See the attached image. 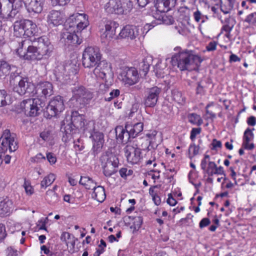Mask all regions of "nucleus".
I'll return each mask as SVG.
<instances>
[{
  "mask_svg": "<svg viewBox=\"0 0 256 256\" xmlns=\"http://www.w3.org/2000/svg\"><path fill=\"white\" fill-rule=\"evenodd\" d=\"M52 84L48 82L40 83L35 87L34 94L38 98H29L23 100L20 104V109L26 115L30 116H38L44 110L45 103L43 100L38 98H46L54 94Z\"/></svg>",
  "mask_w": 256,
  "mask_h": 256,
  "instance_id": "obj_1",
  "label": "nucleus"
},
{
  "mask_svg": "<svg viewBox=\"0 0 256 256\" xmlns=\"http://www.w3.org/2000/svg\"><path fill=\"white\" fill-rule=\"evenodd\" d=\"M203 60L192 50H184L175 54L171 58L172 66L180 70L191 71L200 66Z\"/></svg>",
  "mask_w": 256,
  "mask_h": 256,
  "instance_id": "obj_2",
  "label": "nucleus"
},
{
  "mask_svg": "<svg viewBox=\"0 0 256 256\" xmlns=\"http://www.w3.org/2000/svg\"><path fill=\"white\" fill-rule=\"evenodd\" d=\"M10 82L14 86L13 90L20 96L34 95L35 86L28 77L22 76L17 72H12L10 76Z\"/></svg>",
  "mask_w": 256,
  "mask_h": 256,
  "instance_id": "obj_3",
  "label": "nucleus"
},
{
  "mask_svg": "<svg viewBox=\"0 0 256 256\" xmlns=\"http://www.w3.org/2000/svg\"><path fill=\"white\" fill-rule=\"evenodd\" d=\"M16 52L26 60H40L36 42H32L29 39H25L18 42Z\"/></svg>",
  "mask_w": 256,
  "mask_h": 256,
  "instance_id": "obj_4",
  "label": "nucleus"
},
{
  "mask_svg": "<svg viewBox=\"0 0 256 256\" xmlns=\"http://www.w3.org/2000/svg\"><path fill=\"white\" fill-rule=\"evenodd\" d=\"M132 6L130 0H109L104 6V9L109 14H126Z\"/></svg>",
  "mask_w": 256,
  "mask_h": 256,
  "instance_id": "obj_5",
  "label": "nucleus"
},
{
  "mask_svg": "<svg viewBox=\"0 0 256 256\" xmlns=\"http://www.w3.org/2000/svg\"><path fill=\"white\" fill-rule=\"evenodd\" d=\"M100 161L104 174L106 177H110L117 172L119 164L118 158L112 154H105L100 158Z\"/></svg>",
  "mask_w": 256,
  "mask_h": 256,
  "instance_id": "obj_6",
  "label": "nucleus"
},
{
  "mask_svg": "<svg viewBox=\"0 0 256 256\" xmlns=\"http://www.w3.org/2000/svg\"><path fill=\"white\" fill-rule=\"evenodd\" d=\"M102 59V54L97 48L88 47L83 52L82 62L86 68L95 67Z\"/></svg>",
  "mask_w": 256,
  "mask_h": 256,
  "instance_id": "obj_7",
  "label": "nucleus"
},
{
  "mask_svg": "<svg viewBox=\"0 0 256 256\" xmlns=\"http://www.w3.org/2000/svg\"><path fill=\"white\" fill-rule=\"evenodd\" d=\"M72 21L69 20V18L66 20V26H68L65 31L62 33V38L66 44L78 45L81 44L82 40L80 38L78 35L76 34V21L72 20Z\"/></svg>",
  "mask_w": 256,
  "mask_h": 256,
  "instance_id": "obj_8",
  "label": "nucleus"
},
{
  "mask_svg": "<svg viewBox=\"0 0 256 256\" xmlns=\"http://www.w3.org/2000/svg\"><path fill=\"white\" fill-rule=\"evenodd\" d=\"M73 98L76 100V104L82 108L87 104L92 98V94L82 86H76L72 89Z\"/></svg>",
  "mask_w": 256,
  "mask_h": 256,
  "instance_id": "obj_9",
  "label": "nucleus"
},
{
  "mask_svg": "<svg viewBox=\"0 0 256 256\" xmlns=\"http://www.w3.org/2000/svg\"><path fill=\"white\" fill-rule=\"evenodd\" d=\"M65 106L62 97L58 96L52 99L46 107L44 115L50 118L58 116L64 110Z\"/></svg>",
  "mask_w": 256,
  "mask_h": 256,
  "instance_id": "obj_10",
  "label": "nucleus"
},
{
  "mask_svg": "<svg viewBox=\"0 0 256 256\" xmlns=\"http://www.w3.org/2000/svg\"><path fill=\"white\" fill-rule=\"evenodd\" d=\"M88 126L90 128L86 127L84 130L88 131L90 134V138L92 139V150L94 154L99 152L103 146L104 143V136L102 132L98 131H94V124L93 122H89Z\"/></svg>",
  "mask_w": 256,
  "mask_h": 256,
  "instance_id": "obj_11",
  "label": "nucleus"
},
{
  "mask_svg": "<svg viewBox=\"0 0 256 256\" xmlns=\"http://www.w3.org/2000/svg\"><path fill=\"white\" fill-rule=\"evenodd\" d=\"M84 120V116L83 114H80L77 111H72L71 114V124H68L66 126H64V128L66 132H68V130L71 132L73 130L74 126L78 129H82L84 132H86L88 131L84 130V128L86 127L90 128V127L88 126V122L85 124Z\"/></svg>",
  "mask_w": 256,
  "mask_h": 256,
  "instance_id": "obj_12",
  "label": "nucleus"
},
{
  "mask_svg": "<svg viewBox=\"0 0 256 256\" xmlns=\"http://www.w3.org/2000/svg\"><path fill=\"white\" fill-rule=\"evenodd\" d=\"M125 156L128 162L132 164H138L142 159V152L140 148L136 144L134 146L128 144L124 149Z\"/></svg>",
  "mask_w": 256,
  "mask_h": 256,
  "instance_id": "obj_13",
  "label": "nucleus"
},
{
  "mask_svg": "<svg viewBox=\"0 0 256 256\" xmlns=\"http://www.w3.org/2000/svg\"><path fill=\"white\" fill-rule=\"evenodd\" d=\"M120 76L123 82L129 86L138 82L140 78L137 70L134 67H124L122 69Z\"/></svg>",
  "mask_w": 256,
  "mask_h": 256,
  "instance_id": "obj_14",
  "label": "nucleus"
},
{
  "mask_svg": "<svg viewBox=\"0 0 256 256\" xmlns=\"http://www.w3.org/2000/svg\"><path fill=\"white\" fill-rule=\"evenodd\" d=\"M161 92V88L156 86L146 88L144 100V104L145 106L148 108L154 107L158 102Z\"/></svg>",
  "mask_w": 256,
  "mask_h": 256,
  "instance_id": "obj_15",
  "label": "nucleus"
},
{
  "mask_svg": "<svg viewBox=\"0 0 256 256\" xmlns=\"http://www.w3.org/2000/svg\"><path fill=\"white\" fill-rule=\"evenodd\" d=\"M36 42L40 60L48 58L52 52L53 46L48 38L44 37L38 38Z\"/></svg>",
  "mask_w": 256,
  "mask_h": 256,
  "instance_id": "obj_16",
  "label": "nucleus"
},
{
  "mask_svg": "<svg viewBox=\"0 0 256 256\" xmlns=\"http://www.w3.org/2000/svg\"><path fill=\"white\" fill-rule=\"evenodd\" d=\"M94 74L97 77L104 79L110 74V64L106 60H101L98 62L94 70Z\"/></svg>",
  "mask_w": 256,
  "mask_h": 256,
  "instance_id": "obj_17",
  "label": "nucleus"
},
{
  "mask_svg": "<svg viewBox=\"0 0 256 256\" xmlns=\"http://www.w3.org/2000/svg\"><path fill=\"white\" fill-rule=\"evenodd\" d=\"M72 20H74L76 21L75 25H76V32L77 33L81 32L89 24L88 16L86 14L77 13L72 14L69 17V20L72 22Z\"/></svg>",
  "mask_w": 256,
  "mask_h": 256,
  "instance_id": "obj_18",
  "label": "nucleus"
},
{
  "mask_svg": "<svg viewBox=\"0 0 256 256\" xmlns=\"http://www.w3.org/2000/svg\"><path fill=\"white\" fill-rule=\"evenodd\" d=\"M48 22L54 26H59L66 20L64 14L60 11L52 10L48 16Z\"/></svg>",
  "mask_w": 256,
  "mask_h": 256,
  "instance_id": "obj_19",
  "label": "nucleus"
},
{
  "mask_svg": "<svg viewBox=\"0 0 256 256\" xmlns=\"http://www.w3.org/2000/svg\"><path fill=\"white\" fill-rule=\"evenodd\" d=\"M24 4L28 12L40 13L42 10L41 0H23Z\"/></svg>",
  "mask_w": 256,
  "mask_h": 256,
  "instance_id": "obj_20",
  "label": "nucleus"
},
{
  "mask_svg": "<svg viewBox=\"0 0 256 256\" xmlns=\"http://www.w3.org/2000/svg\"><path fill=\"white\" fill-rule=\"evenodd\" d=\"M115 130L117 138L123 143L131 142L132 140L134 139L131 137V134L128 130H126V124L124 128L121 126H116Z\"/></svg>",
  "mask_w": 256,
  "mask_h": 256,
  "instance_id": "obj_21",
  "label": "nucleus"
},
{
  "mask_svg": "<svg viewBox=\"0 0 256 256\" xmlns=\"http://www.w3.org/2000/svg\"><path fill=\"white\" fill-rule=\"evenodd\" d=\"M118 24L115 22L108 20L105 24V32L102 36V38H106L108 40H110L116 34V30Z\"/></svg>",
  "mask_w": 256,
  "mask_h": 256,
  "instance_id": "obj_22",
  "label": "nucleus"
},
{
  "mask_svg": "<svg viewBox=\"0 0 256 256\" xmlns=\"http://www.w3.org/2000/svg\"><path fill=\"white\" fill-rule=\"evenodd\" d=\"M138 36L137 28L133 26H126L119 34V36L122 38L134 39Z\"/></svg>",
  "mask_w": 256,
  "mask_h": 256,
  "instance_id": "obj_23",
  "label": "nucleus"
},
{
  "mask_svg": "<svg viewBox=\"0 0 256 256\" xmlns=\"http://www.w3.org/2000/svg\"><path fill=\"white\" fill-rule=\"evenodd\" d=\"M60 240L62 242H64L68 246H70V252H74L76 242L78 240L74 236L68 232H63L61 234Z\"/></svg>",
  "mask_w": 256,
  "mask_h": 256,
  "instance_id": "obj_24",
  "label": "nucleus"
},
{
  "mask_svg": "<svg viewBox=\"0 0 256 256\" xmlns=\"http://www.w3.org/2000/svg\"><path fill=\"white\" fill-rule=\"evenodd\" d=\"M12 202L8 198H0V216L8 214L12 209Z\"/></svg>",
  "mask_w": 256,
  "mask_h": 256,
  "instance_id": "obj_25",
  "label": "nucleus"
},
{
  "mask_svg": "<svg viewBox=\"0 0 256 256\" xmlns=\"http://www.w3.org/2000/svg\"><path fill=\"white\" fill-rule=\"evenodd\" d=\"M144 128L142 122H137L133 125L126 124V130H128L131 134L132 138H136Z\"/></svg>",
  "mask_w": 256,
  "mask_h": 256,
  "instance_id": "obj_26",
  "label": "nucleus"
},
{
  "mask_svg": "<svg viewBox=\"0 0 256 256\" xmlns=\"http://www.w3.org/2000/svg\"><path fill=\"white\" fill-rule=\"evenodd\" d=\"M93 190L92 198L99 202H104L106 197L104 188L100 186H96Z\"/></svg>",
  "mask_w": 256,
  "mask_h": 256,
  "instance_id": "obj_27",
  "label": "nucleus"
},
{
  "mask_svg": "<svg viewBox=\"0 0 256 256\" xmlns=\"http://www.w3.org/2000/svg\"><path fill=\"white\" fill-rule=\"evenodd\" d=\"M152 58L150 56L145 57L142 61L139 64V69L140 71L144 72V75H146L149 70V68L152 64Z\"/></svg>",
  "mask_w": 256,
  "mask_h": 256,
  "instance_id": "obj_28",
  "label": "nucleus"
},
{
  "mask_svg": "<svg viewBox=\"0 0 256 256\" xmlns=\"http://www.w3.org/2000/svg\"><path fill=\"white\" fill-rule=\"evenodd\" d=\"M80 184L84 186L86 189L93 190L96 186V183L88 176H81Z\"/></svg>",
  "mask_w": 256,
  "mask_h": 256,
  "instance_id": "obj_29",
  "label": "nucleus"
},
{
  "mask_svg": "<svg viewBox=\"0 0 256 256\" xmlns=\"http://www.w3.org/2000/svg\"><path fill=\"white\" fill-rule=\"evenodd\" d=\"M24 30L25 35L30 36L34 34L36 25L34 22L28 20H24Z\"/></svg>",
  "mask_w": 256,
  "mask_h": 256,
  "instance_id": "obj_30",
  "label": "nucleus"
},
{
  "mask_svg": "<svg viewBox=\"0 0 256 256\" xmlns=\"http://www.w3.org/2000/svg\"><path fill=\"white\" fill-rule=\"evenodd\" d=\"M24 20H16L14 24V30L15 34L17 36H21L24 35L25 31L24 30Z\"/></svg>",
  "mask_w": 256,
  "mask_h": 256,
  "instance_id": "obj_31",
  "label": "nucleus"
},
{
  "mask_svg": "<svg viewBox=\"0 0 256 256\" xmlns=\"http://www.w3.org/2000/svg\"><path fill=\"white\" fill-rule=\"evenodd\" d=\"M46 200L51 204L56 203L59 200L58 194L54 190H48L46 194Z\"/></svg>",
  "mask_w": 256,
  "mask_h": 256,
  "instance_id": "obj_32",
  "label": "nucleus"
},
{
  "mask_svg": "<svg viewBox=\"0 0 256 256\" xmlns=\"http://www.w3.org/2000/svg\"><path fill=\"white\" fill-rule=\"evenodd\" d=\"M12 66L6 61L0 60V78L9 74Z\"/></svg>",
  "mask_w": 256,
  "mask_h": 256,
  "instance_id": "obj_33",
  "label": "nucleus"
},
{
  "mask_svg": "<svg viewBox=\"0 0 256 256\" xmlns=\"http://www.w3.org/2000/svg\"><path fill=\"white\" fill-rule=\"evenodd\" d=\"M55 179L56 176L54 174H49L45 176L41 182V188H46V187L50 186L54 181Z\"/></svg>",
  "mask_w": 256,
  "mask_h": 256,
  "instance_id": "obj_34",
  "label": "nucleus"
},
{
  "mask_svg": "<svg viewBox=\"0 0 256 256\" xmlns=\"http://www.w3.org/2000/svg\"><path fill=\"white\" fill-rule=\"evenodd\" d=\"M173 100L179 104L184 102L185 98L183 96L182 93L177 90H172V92Z\"/></svg>",
  "mask_w": 256,
  "mask_h": 256,
  "instance_id": "obj_35",
  "label": "nucleus"
},
{
  "mask_svg": "<svg viewBox=\"0 0 256 256\" xmlns=\"http://www.w3.org/2000/svg\"><path fill=\"white\" fill-rule=\"evenodd\" d=\"M188 121L190 123L196 124L198 126H200L202 123V120L200 116L195 113H192L188 114Z\"/></svg>",
  "mask_w": 256,
  "mask_h": 256,
  "instance_id": "obj_36",
  "label": "nucleus"
},
{
  "mask_svg": "<svg viewBox=\"0 0 256 256\" xmlns=\"http://www.w3.org/2000/svg\"><path fill=\"white\" fill-rule=\"evenodd\" d=\"M133 224L131 226L132 228L134 230H138L140 228L142 223V218L141 216H134L133 218Z\"/></svg>",
  "mask_w": 256,
  "mask_h": 256,
  "instance_id": "obj_37",
  "label": "nucleus"
},
{
  "mask_svg": "<svg viewBox=\"0 0 256 256\" xmlns=\"http://www.w3.org/2000/svg\"><path fill=\"white\" fill-rule=\"evenodd\" d=\"M199 146H196L195 144H191L188 148V154L190 158H192L196 155L198 154L199 151Z\"/></svg>",
  "mask_w": 256,
  "mask_h": 256,
  "instance_id": "obj_38",
  "label": "nucleus"
},
{
  "mask_svg": "<svg viewBox=\"0 0 256 256\" xmlns=\"http://www.w3.org/2000/svg\"><path fill=\"white\" fill-rule=\"evenodd\" d=\"M120 94V92L119 90H113L110 92L108 96H105L104 100L106 101L110 102L112 99L119 96Z\"/></svg>",
  "mask_w": 256,
  "mask_h": 256,
  "instance_id": "obj_39",
  "label": "nucleus"
},
{
  "mask_svg": "<svg viewBox=\"0 0 256 256\" xmlns=\"http://www.w3.org/2000/svg\"><path fill=\"white\" fill-rule=\"evenodd\" d=\"M154 7L156 11L161 13H164L166 12L162 0H156L154 4Z\"/></svg>",
  "mask_w": 256,
  "mask_h": 256,
  "instance_id": "obj_40",
  "label": "nucleus"
},
{
  "mask_svg": "<svg viewBox=\"0 0 256 256\" xmlns=\"http://www.w3.org/2000/svg\"><path fill=\"white\" fill-rule=\"evenodd\" d=\"M222 148V143L220 140L214 139L210 144V148L212 150L218 151Z\"/></svg>",
  "mask_w": 256,
  "mask_h": 256,
  "instance_id": "obj_41",
  "label": "nucleus"
},
{
  "mask_svg": "<svg viewBox=\"0 0 256 256\" xmlns=\"http://www.w3.org/2000/svg\"><path fill=\"white\" fill-rule=\"evenodd\" d=\"M254 138V134L251 130L247 128L244 134L243 140L252 142Z\"/></svg>",
  "mask_w": 256,
  "mask_h": 256,
  "instance_id": "obj_42",
  "label": "nucleus"
},
{
  "mask_svg": "<svg viewBox=\"0 0 256 256\" xmlns=\"http://www.w3.org/2000/svg\"><path fill=\"white\" fill-rule=\"evenodd\" d=\"M6 92L4 90H0V107L5 106L7 104V102L6 100Z\"/></svg>",
  "mask_w": 256,
  "mask_h": 256,
  "instance_id": "obj_43",
  "label": "nucleus"
},
{
  "mask_svg": "<svg viewBox=\"0 0 256 256\" xmlns=\"http://www.w3.org/2000/svg\"><path fill=\"white\" fill-rule=\"evenodd\" d=\"M119 173L122 178H126L128 176H131L133 171L132 170H128L126 168H122L119 170Z\"/></svg>",
  "mask_w": 256,
  "mask_h": 256,
  "instance_id": "obj_44",
  "label": "nucleus"
},
{
  "mask_svg": "<svg viewBox=\"0 0 256 256\" xmlns=\"http://www.w3.org/2000/svg\"><path fill=\"white\" fill-rule=\"evenodd\" d=\"M245 22L254 24H256V12L248 14L245 19Z\"/></svg>",
  "mask_w": 256,
  "mask_h": 256,
  "instance_id": "obj_45",
  "label": "nucleus"
},
{
  "mask_svg": "<svg viewBox=\"0 0 256 256\" xmlns=\"http://www.w3.org/2000/svg\"><path fill=\"white\" fill-rule=\"evenodd\" d=\"M18 8H12V10L8 14V12H6V15L5 18L10 19L15 18L18 13Z\"/></svg>",
  "mask_w": 256,
  "mask_h": 256,
  "instance_id": "obj_46",
  "label": "nucleus"
},
{
  "mask_svg": "<svg viewBox=\"0 0 256 256\" xmlns=\"http://www.w3.org/2000/svg\"><path fill=\"white\" fill-rule=\"evenodd\" d=\"M162 22L164 24H172L174 20L172 16H168L164 14L162 16Z\"/></svg>",
  "mask_w": 256,
  "mask_h": 256,
  "instance_id": "obj_47",
  "label": "nucleus"
},
{
  "mask_svg": "<svg viewBox=\"0 0 256 256\" xmlns=\"http://www.w3.org/2000/svg\"><path fill=\"white\" fill-rule=\"evenodd\" d=\"M210 108V106L208 105L206 107V114H205L206 118V119H213L216 117V114L212 112L208 108Z\"/></svg>",
  "mask_w": 256,
  "mask_h": 256,
  "instance_id": "obj_48",
  "label": "nucleus"
},
{
  "mask_svg": "<svg viewBox=\"0 0 256 256\" xmlns=\"http://www.w3.org/2000/svg\"><path fill=\"white\" fill-rule=\"evenodd\" d=\"M46 158L50 164H54L56 161V158L54 154L48 152L46 154Z\"/></svg>",
  "mask_w": 256,
  "mask_h": 256,
  "instance_id": "obj_49",
  "label": "nucleus"
},
{
  "mask_svg": "<svg viewBox=\"0 0 256 256\" xmlns=\"http://www.w3.org/2000/svg\"><path fill=\"white\" fill-rule=\"evenodd\" d=\"M200 128H193L190 132V138L192 140H194L197 134L200 132Z\"/></svg>",
  "mask_w": 256,
  "mask_h": 256,
  "instance_id": "obj_50",
  "label": "nucleus"
},
{
  "mask_svg": "<svg viewBox=\"0 0 256 256\" xmlns=\"http://www.w3.org/2000/svg\"><path fill=\"white\" fill-rule=\"evenodd\" d=\"M5 226L2 224H0V241L3 240L6 236Z\"/></svg>",
  "mask_w": 256,
  "mask_h": 256,
  "instance_id": "obj_51",
  "label": "nucleus"
},
{
  "mask_svg": "<svg viewBox=\"0 0 256 256\" xmlns=\"http://www.w3.org/2000/svg\"><path fill=\"white\" fill-rule=\"evenodd\" d=\"M228 10H225V14L228 13L230 10H232L235 6H236V0H228Z\"/></svg>",
  "mask_w": 256,
  "mask_h": 256,
  "instance_id": "obj_52",
  "label": "nucleus"
},
{
  "mask_svg": "<svg viewBox=\"0 0 256 256\" xmlns=\"http://www.w3.org/2000/svg\"><path fill=\"white\" fill-rule=\"evenodd\" d=\"M242 146L246 149L252 150L254 148V144L251 142L243 140Z\"/></svg>",
  "mask_w": 256,
  "mask_h": 256,
  "instance_id": "obj_53",
  "label": "nucleus"
},
{
  "mask_svg": "<svg viewBox=\"0 0 256 256\" xmlns=\"http://www.w3.org/2000/svg\"><path fill=\"white\" fill-rule=\"evenodd\" d=\"M210 222V220H209V218H204L200 220V222L199 224L200 228H202L204 227H206V226H208V225H209Z\"/></svg>",
  "mask_w": 256,
  "mask_h": 256,
  "instance_id": "obj_54",
  "label": "nucleus"
},
{
  "mask_svg": "<svg viewBox=\"0 0 256 256\" xmlns=\"http://www.w3.org/2000/svg\"><path fill=\"white\" fill-rule=\"evenodd\" d=\"M203 16H202L201 12L197 10L196 12L194 13V19L197 22H200V20L202 18Z\"/></svg>",
  "mask_w": 256,
  "mask_h": 256,
  "instance_id": "obj_55",
  "label": "nucleus"
},
{
  "mask_svg": "<svg viewBox=\"0 0 256 256\" xmlns=\"http://www.w3.org/2000/svg\"><path fill=\"white\" fill-rule=\"evenodd\" d=\"M50 136V132L48 130L44 131L40 134V137L44 140L48 141L49 140Z\"/></svg>",
  "mask_w": 256,
  "mask_h": 256,
  "instance_id": "obj_56",
  "label": "nucleus"
},
{
  "mask_svg": "<svg viewBox=\"0 0 256 256\" xmlns=\"http://www.w3.org/2000/svg\"><path fill=\"white\" fill-rule=\"evenodd\" d=\"M139 108V104L138 102H135L132 105V108L130 110V116H132V114L134 112H136Z\"/></svg>",
  "mask_w": 256,
  "mask_h": 256,
  "instance_id": "obj_57",
  "label": "nucleus"
},
{
  "mask_svg": "<svg viewBox=\"0 0 256 256\" xmlns=\"http://www.w3.org/2000/svg\"><path fill=\"white\" fill-rule=\"evenodd\" d=\"M8 0L11 4H14V2H16V4H18V6H16V4L12 5V8H20L22 6V2L21 0Z\"/></svg>",
  "mask_w": 256,
  "mask_h": 256,
  "instance_id": "obj_58",
  "label": "nucleus"
},
{
  "mask_svg": "<svg viewBox=\"0 0 256 256\" xmlns=\"http://www.w3.org/2000/svg\"><path fill=\"white\" fill-rule=\"evenodd\" d=\"M216 44L215 42H210L206 47L207 50L213 51L215 50L216 48Z\"/></svg>",
  "mask_w": 256,
  "mask_h": 256,
  "instance_id": "obj_59",
  "label": "nucleus"
},
{
  "mask_svg": "<svg viewBox=\"0 0 256 256\" xmlns=\"http://www.w3.org/2000/svg\"><path fill=\"white\" fill-rule=\"evenodd\" d=\"M216 164L214 162H210L208 164V171H210L212 174H214L213 171L215 170V168H216Z\"/></svg>",
  "mask_w": 256,
  "mask_h": 256,
  "instance_id": "obj_60",
  "label": "nucleus"
},
{
  "mask_svg": "<svg viewBox=\"0 0 256 256\" xmlns=\"http://www.w3.org/2000/svg\"><path fill=\"white\" fill-rule=\"evenodd\" d=\"M247 123L248 125L254 126L256 124V119L255 117L251 116L248 118L247 120Z\"/></svg>",
  "mask_w": 256,
  "mask_h": 256,
  "instance_id": "obj_61",
  "label": "nucleus"
},
{
  "mask_svg": "<svg viewBox=\"0 0 256 256\" xmlns=\"http://www.w3.org/2000/svg\"><path fill=\"white\" fill-rule=\"evenodd\" d=\"M240 58L234 54H231L230 57V62H240Z\"/></svg>",
  "mask_w": 256,
  "mask_h": 256,
  "instance_id": "obj_62",
  "label": "nucleus"
},
{
  "mask_svg": "<svg viewBox=\"0 0 256 256\" xmlns=\"http://www.w3.org/2000/svg\"><path fill=\"white\" fill-rule=\"evenodd\" d=\"M142 141H143V142L141 145L142 148L144 150L145 148H148L150 142L148 140L145 139H142Z\"/></svg>",
  "mask_w": 256,
  "mask_h": 256,
  "instance_id": "obj_63",
  "label": "nucleus"
},
{
  "mask_svg": "<svg viewBox=\"0 0 256 256\" xmlns=\"http://www.w3.org/2000/svg\"><path fill=\"white\" fill-rule=\"evenodd\" d=\"M109 89V84H100V90L106 92Z\"/></svg>",
  "mask_w": 256,
  "mask_h": 256,
  "instance_id": "obj_64",
  "label": "nucleus"
}]
</instances>
